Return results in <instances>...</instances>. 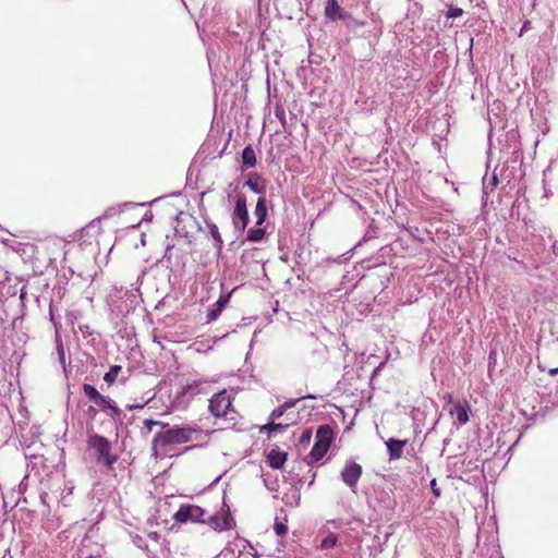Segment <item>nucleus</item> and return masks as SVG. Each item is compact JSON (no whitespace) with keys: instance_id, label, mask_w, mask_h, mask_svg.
<instances>
[{"instance_id":"1","label":"nucleus","mask_w":558,"mask_h":558,"mask_svg":"<svg viewBox=\"0 0 558 558\" xmlns=\"http://www.w3.org/2000/svg\"><path fill=\"white\" fill-rule=\"evenodd\" d=\"M144 425L148 432H151L155 426H160L161 430L157 432L153 440V450L156 457L162 454V450L174 444H185L193 440H198L202 432L193 426L173 427L165 429L166 425L153 420H145Z\"/></svg>"},{"instance_id":"2","label":"nucleus","mask_w":558,"mask_h":558,"mask_svg":"<svg viewBox=\"0 0 558 558\" xmlns=\"http://www.w3.org/2000/svg\"><path fill=\"white\" fill-rule=\"evenodd\" d=\"M206 511L196 505H182L179 510L173 514V520L180 524L191 523H205Z\"/></svg>"},{"instance_id":"3","label":"nucleus","mask_w":558,"mask_h":558,"mask_svg":"<svg viewBox=\"0 0 558 558\" xmlns=\"http://www.w3.org/2000/svg\"><path fill=\"white\" fill-rule=\"evenodd\" d=\"M332 439V429L328 425L319 426L316 432V441L312 448L311 456L314 460H320L328 451Z\"/></svg>"},{"instance_id":"4","label":"nucleus","mask_w":558,"mask_h":558,"mask_svg":"<svg viewBox=\"0 0 558 558\" xmlns=\"http://www.w3.org/2000/svg\"><path fill=\"white\" fill-rule=\"evenodd\" d=\"M88 446L99 454V459L104 460L106 465L111 466L117 461V457L111 454L109 440L104 436L92 435L88 439Z\"/></svg>"},{"instance_id":"5","label":"nucleus","mask_w":558,"mask_h":558,"mask_svg":"<svg viewBox=\"0 0 558 558\" xmlns=\"http://www.w3.org/2000/svg\"><path fill=\"white\" fill-rule=\"evenodd\" d=\"M230 409L231 399L226 390L216 393L209 400V411L217 417L226 416Z\"/></svg>"},{"instance_id":"6","label":"nucleus","mask_w":558,"mask_h":558,"mask_svg":"<svg viewBox=\"0 0 558 558\" xmlns=\"http://www.w3.org/2000/svg\"><path fill=\"white\" fill-rule=\"evenodd\" d=\"M232 221L234 228L239 231H243L248 222V213L246 208L245 196L240 194L236 197L235 207L232 215Z\"/></svg>"},{"instance_id":"7","label":"nucleus","mask_w":558,"mask_h":558,"mask_svg":"<svg viewBox=\"0 0 558 558\" xmlns=\"http://www.w3.org/2000/svg\"><path fill=\"white\" fill-rule=\"evenodd\" d=\"M362 475V466L355 462H349L341 471V478L350 488H354Z\"/></svg>"},{"instance_id":"8","label":"nucleus","mask_w":558,"mask_h":558,"mask_svg":"<svg viewBox=\"0 0 558 558\" xmlns=\"http://www.w3.org/2000/svg\"><path fill=\"white\" fill-rule=\"evenodd\" d=\"M470 407L466 401L457 402L449 410L450 415H454L459 425H464L469 422Z\"/></svg>"},{"instance_id":"9","label":"nucleus","mask_w":558,"mask_h":558,"mask_svg":"<svg viewBox=\"0 0 558 558\" xmlns=\"http://www.w3.org/2000/svg\"><path fill=\"white\" fill-rule=\"evenodd\" d=\"M205 523H208L216 531H226L233 526V519L229 514L223 517L211 515Z\"/></svg>"},{"instance_id":"10","label":"nucleus","mask_w":558,"mask_h":558,"mask_svg":"<svg viewBox=\"0 0 558 558\" xmlns=\"http://www.w3.org/2000/svg\"><path fill=\"white\" fill-rule=\"evenodd\" d=\"M407 445V440L390 438L386 441V447L389 454V460H399L403 454V448Z\"/></svg>"},{"instance_id":"11","label":"nucleus","mask_w":558,"mask_h":558,"mask_svg":"<svg viewBox=\"0 0 558 558\" xmlns=\"http://www.w3.org/2000/svg\"><path fill=\"white\" fill-rule=\"evenodd\" d=\"M325 15L332 21L338 19L344 20L348 16L345 13H343L337 0H327Z\"/></svg>"},{"instance_id":"12","label":"nucleus","mask_w":558,"mask_h":558,"mask_svg":"<svg viewBox=\"0 0 558 558\" xmlns=\"http://www.w3.org/2000/svg\"><path fill=\"white\" fill-rule=\"evenodd\" d=\"M94 403L99 407L101 410H109L110 411V416L114 417L117 415L120 414V410L116 407V404L113 403V401L111 399H109L108 397L106 396H102L100 395L95 401Z\"/></svg>"},{"instance_id":"13","label":"nucleus","mask_w":558,"mask_h":558,"mask_svg":"<svg viewBox=\"0 0 558 558\" xmlns=\"http://www.w3.org/2000/svg\"><path fill=\"white\" fill-rule=\"evenodd\" d=\"M287 460V453L271 450L268 453V462L272 469H280Z\"/></svg>"},{"instance_id":"14","label":"nucleus","mask_w":558,"mask_h":558,"mask_svg":"<svg viewBox=\"0 0 558 558\" xmlns=\"http://www.w3.org/2000/svg\"><path fill=\"white\" fill-rule=\"evenodd\" d=\"M254 215L256 217V225L260 226L265 221L267 216V206L265 198H258L255 206Z\"/></svg>"},{"instance_id":"15","label":"nucleus","mask_w":558,"mask_h":558,"mask_svg":"<svg viewBox=\"0 0 558 558\" xmlns=\"http://www.w3.org/2000/svg\"><path fill=\"white\" fill-rule=\"evenodd\" d=\"M228 302V298H220L214 305L211 308H209L208 311V314H207V318H208V322H214L218 318V316L220 315L222 308L226 306Z\"/></svg>"},{"instance_id":"16","label":"nucleus","mask_w":558,"mask_h":558,"mask_svg":"<svg viewBox=\"0 0 558 558\" xmlns=\"http://www.w3.org/2000/svg\"><path fill=\"white\" fill-rule=\"evenodd\" d=\"M338 537L335 533L328 532L317 546L318 550H328L337 546Z\"/></svg>"},{"instance_id":"17","label":"nucleus","mask_w":558,"mask_h":558,"mask_svg":"<svg viewBox=\"0 0 558 558\" xmlns=\"http://www.w3.org/2000/svg\"><path fill=\"white\" fill-rule=\"evenodd\" d=\"M242 161L243 165L252 168L256 165V156L255 151L251 146H246L242 151Z\"/></svg>"},{"instance_id":"18","label":"nucleus","mask_w":558,"mask_h":558,"mask_svg":"<svg viewBox=\"0 0 558 558\" xmlns=\"http://www.w3.org/2000/svg\"><path fill=\"white\" fill-rule=\"evenodd\" d=\"M203 391V383L194 381L183 388V395L194 397Z\"/></svg>"},{"instance_id":"19","label":"nucleus","mask_w":558,"mask_h":558,"mask_svg":"<svg viewBox=\"0 0 558 558\" xmlns=\"http://www.w3.org/2000/svg\"><path fill=\"white\" fill-rule=\"evenodd\" d=\"M265 235V230L263 228H252L247 233V241L250 242H259L263 240Z\"/></svg>"},{"instance_id":"20","label":"nucleus","mask_w":558,"mask_h":558,"mask_svg":"<svg viewBox=\"0 0 558 558\" xmlns=\"http://www.w3.org/2000/svg\"><path fill=\"white\" fill-rule=\"evenodd\" d=\"M207 227L209 229L210 235L215 240V246L218 247V248L221 247L222 240H221L218 227L215 223H213V222L207 223Z\"/></svg>"},{"instance_id":"21","label":"nucleus","mask_w":558,"mask_h":558,"mask_svg":"<svg viewBox=\"0 0 558 558\" xmlns=\"http://www.w3.org/2000/svg\"><path fill=\"white\" fill-rule=\"evenodd\" d=\"M122 367L120 365H114V366H111V368L109 369V372H107L104 376V380L108 384H112L118 374L121 372Z\"/></svg>"},{"instance_id":"22","label":"nucleus","mask_w":558,"mask_h":558,"mask_svg":"<svg viewBox=\"0 0 558 558\" xmlns=\"http://www.w3.org/2000/svg\"><path fill=\"white\" fill-rule=\"evenodd\" d=\"M83 391H84L85 396L93 402L100 396V393L97 391V389L94 386L88 385V384H85L83 386Z\"/></svg>"},{"instance_id":"23","label":"nucleus","mask_w":558,"mask_h":558,"mask_svg":"<svg viewBox=\"0 0 558 558\" xmlns=\"http://www.w3.org/2000/svg\"><path fill=\"white\" fill-rule=\"evenodd\" d=\"M288 426H289V423L281 424V423H275L274 421H271L267 425L263 426L262 430L267 429L269 432H275V430L283 432Z\"/></svg>"},{"instance_id":"24","label":"nucleus","mask_w":558,"mask_h":558,"mask_svg":"<svg viewBox=\"0 0 558 558\" xmlns=\"http://www.w3.org/2000/svg\"><path fill=\"white\" fill-rule=\"evenodd\" d=\"M274 530L277 535L282 536L288 532V526H287V524H284L282 522H276Z\"/></svg>"},{"instance_id":"25","label":"nucleus","mask_w":558,"mask_h":558,"mask_svg":"<svg viewBox=\"0 0 558 558\" xmlns=\"http://www.w3.org/2000/svg\"><path fill=\"white\" fill-rule=\"evenodd\" d=\"M463 14V10L460 8H450L447 12L448 17H459Z\"/></svg>"},{"instance_id":"26","label":"nucleus","mask_w":558,"mask_h":558,"mask_svg":"<svg viewBox=\"0 0 558 558\" xmlns=\"http://www.w3.org/2000/svg\"><path fill=\"white\" fill-rule=\"evenodd\" d=\"M284 412H286V410L283 409V407H282V405H280V407H278L277 409H275V410L271 412V414H270V418H271L272 421H275V420H277V418L281 417V416L283 415V413H284Z\"/></svg>"},{"instance_id":"27","label":"nucleus","mask_w":558,"mask_h":558,"mask_svg":"<svg viewBox=\"0 0 558 558\" xmlns=\"http://www.w3.org/2000/svg\"><path fill=\"white\" fill-rule=\"evenodd\" d=\"M246 185L254 191L255 193H262V189L258 186L257 182H253L252 180L246 181Z\"/></svg>"},{"instance_id":"28","label":"nucleus","mask_w":558,"mask_h":558,"mask_svg":"<svg viewBox=\"0 0 558 558\" xmlns=\"http://www.w3.org/2000/svg\"><path fill=\"white\" fill-rule=\"evenodd\" d=\"M86 414L87 416L90 418V420H94L97 415V410L95 407L90 405L88 407V409L86 410Z\"/></svg>"},{"instance_id":"29","label":"nucleus","mask_w":558,"mask_h":558,"mask_svg":"<svg viewBox=\"0 0 558 558\" xmlns=\"http://www.w3.org/2000/svg\"><path fill=\"white\" fill-rule=\"evenodd\" d=\"M299 400H300V399H294V400L286 401V402L282 404V407H283V409L287 411L288 409L293 408V407L296 404V402H298Z\"/></svg>"},{"instance_id":"30","label":"nucleus","mask_w":558,"mask_h":558,"mask_svg":"<svg viewBox=\"0 0 558 558\" xmlns=\"http://www.w3.org/2000/svg\"><path fill=\"white\" fill-rule=\"evenodd\" d=\"M58 353H59L60 359H61V360H63V359H64V352H63V347H62V344H60V345L58 347Z\"/></svg>"},{"instance_id":"31","label":"nucleus","mask_w":558,"mask_h":558,"mask_svg":"<svg viewBox=\"0 0 558 558\" xmlns=\"http://www.w3.org/2000/svg\"><path fill=\"white\" fill-rule=\"evenodd\" d=\"M148 536L154 541H158L159 538V534L157 532H150Z\"/></svg>"},{"instance_id":"32","label":"nucleus","mask_w":558,"mask_h":558,"mask_svg":"<svg viewBox=\"0 0 558 558\" xmlns=\"http://www.w3.org/2000/svg\"><path fill=\"white\" fill-rule=\"evenodd\" d=\"M548 373H549L551 376L557 375V374H558V367L549 369V372H548Z\"/></svg>"},{"instance_id":"33","label":"nucleus","mask_w":558,"mask_h":558,"mask_svg":"<svg viewBox=\"0 0 558 558\" xmlns=\"http://www.w3.org/2000/svg\"><path fill=\"white\" fill-rule=\"evenodd\" d=\"M311 433L306 432L303 434V439H310Z\"/></svg>"},{"instance_id":"34","label":"nucleus","mask_w":558,"mask_h":558,"mask_svg":"<svg viewBox=\"0 0 558 558\" xmlns=\"http://www.w3.org/2000/svg\"><path fill=\"white\" fill-rule=\"evenodd\" d=\"M445 398H446V399H448V401H449V402H451V401H452V396H451V395H448V396H446Z\"/></svg>"},{"instance_id":"35","label":"nucleus","mask_w":558,"mask_h":558,"mask_svg":"<svg viewBox=\"0 0 558 558\" xmlns=\"http://www.w3.org/2000/svg\"><path fill=\"white\" fill-rule=\"evenodd\" d=\"M320 558H330V556L328 554H325L323 557Z\"/></svg>"}]
</instances>
